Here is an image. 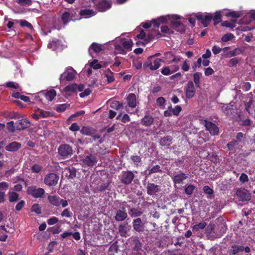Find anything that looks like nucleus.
<instances>
[{"label":"nucleus","mask_w":255,"mask_h":255,"mask_svg":"<svg viewBox=\"0 0 255 255\" xmlns=\"http://www.w3.org/2000/svg\"><path fill=\"white\" fill-rule=\"evenodd\" d=\"M48 200L49 203L56 207H59L61 205L62 208H65L68 205V201L61 198L57 195H49Z\"/></svg>","instance_id":"f257e3e1"},{"label":"nucleus","mask_w":255,"mask_h":255,"mask_svg":"<svg viewBox=\"0 0 255 255\" xmlns=\"http://www.w3.org/2000/svg\"><path fill=\"white\" fill-rule=\"evenodd\" d=\"M100 11L109 9L112 5L111 0H91Z\"/></svg>","instance_id":"f03ea898"},{"label":"nucleus","mask_w":255,"mask_h":255,"mask_svg":"<svg viewBox=\"0 0 255 255\" xmlns=\"http://www.w3.org/2000/svg\"><path fill=\"white\" fill-rule=\"evenodd\" d=\"M76 71L72 67H67L65 71L61 74L60 81L61 82L65 80L67 81H72L75 77Z\"/></svg>","instance_id":"7ed1b4c3"},{"label":"nucleus","mask_w":255,"mask_h":255,"mask_svg":"<svg viewBox=\"0 0 255 255\" xmlns=\"http://www.w3.org/2000/svg\"><path fill=\"white\" fill-rule=\"evenodd\" d=\"M27 193L35 198H41L45 193V190L41 188H36L35 186L28 187Z\"/></svg>","instance_id":"20e7f679"},{"label":"nucleus","mask_w":255,"mask_h":255,"mask_svg":"<svg viewBox=\"0 0 255 255\" xmlns=\"http://www.w3.org/2000/svg\"><path fill=\"white\" fill-rule=\"evenodd\" d=\"M167 21V16H161L157 19H153L150 22L144 23L142 25L144 28H148L153 25L154 28L158 27L160 23H165Z\"/></svg>","instance_id":"39448f33"},{"label":"nucleus","mask_w":255,"mask_h":255,"mask_svg":"<svg viewBox=\"0 0 255 255\" xmlns=\"http://www.w3.org/2000/svg\"><path fill=\"white\" fill-rule=\"evenodd\" d=\"M58 153L64 158H67L73 154L72 148L68 144L61 145L58 148Z\"/></svg>","instance_id":"423d86ee"},{"label":"nucleus","mask_w":255,"mask_h":255,"mask_svg":"<svg viewBox=\"0 0 255 255\" xmlns=\"http://www.w3.org/2000/svg\"><path fill=\"white\" fill-rule=\"evenodd\" d=\"M236 195L239 200L242 201H248L250 200L251 199V194L245 188L237 189Z\"/></svg>","instance_id":"0eeeda50"},{"label":"nucleus","mask_w":255,"mask_h":255,"mask_svg":"<svg viewBox=\"0 0 255 255\" xmlns=\"http://www.w3.org/2000/svg\"><path fill=\"white\" fill-rule=\"evenodd\" d=\"M59 180V176L55 173H49L44 178V183L49 186H55Z\"/></svg>","instance_id":"6e6552de"},{"label":"nucleus","mask_w":255,"mask_h":255,"mask_svg":"<svg viewBox=\"0 0 255 255\" xmlns=\"http://www.w3.org/2000/svg\"><path fill=\"white\" fill-rule=\"evenodd\" d=\"M134 178V174L131 171H123L120 176V179L125 184H130Z\"/></svg>","instance_id":"1a4fd4ad"},{"label":"nucleus","mask_w":255,"mask_h":255,"mask_svg":"<svg viewBox=\"0 0 255 255\" xmlns=\"http://www.w3.org/2000/svg\"><path fill=\"white\" fill-rule=\"evenodd\" d=\"M163 59L167 63H177L180 61L181 57L179 56H175L170 52H165L164 54Z\"/></svg>","instance_id":"9d476101"},{"label":"nucleus","mask_w":255,"mask_h":255,"mask_svg":"<svg viewBox=\"0 0 255 255\" xmlns=\"http://www.w3.org/2000/svg\"><path fill=\"white\" fill-rule=\"evenodd\" d=\"M185 95L187 98L191 99L195 95V89L193 83L190 81H188L185 87Z\"/></svg>","instance_id":"9b49d317"},{"label":"nucleus","mask_w":255,"mask_h":255,"mask_svg":"<svg viewBox=\"0 0 255 255\" xmlns=\"http://www.w3.org/2000/svg\"><path fill=\"white\" fill-rule=\"evenodd\" d=\"M161 61V59L157 58L152 62L150 58H148L147 61L144 64L143 66L148 67L151 70H155L160 66Z\"/></svg>","instance_id":"f8f14e48"},{"label":"nucleus","mask_w":255,"mask_h":255,"mask_svg":"<svg viewBox=\"0 0 255 255\" xmlns=\"http://www.w3.org/2000/svg\"><path fill=\"white\" fill-rule=\"evenodd\" d=\"M76 14L74 10H69L64 12L62 15V20L64 24H66L70 20H75L77 19L74 16Z\"/></svg>","instance_id":"ddd939ff"},{"label":"nucleus","mask_w":255,"mask_h":255,"mask_svg":"<svg viewBox=\"0 0 255 255\" xmlns=\"http://www.w3.org/2000/svg\"><path fill=\"white\" fill-rule=\"evenodd\" d=\"M196 18L202 22L204 27H206L212 19V14L210 13L206 14L205 15L198 14L196 15Z\"/></svg>","instance_id":"4468645a"},{"label":"nucleus","mask_w":255,"mask_h":255,"mask_svg":"<svg viewBox=\"0 0 255 255\" xmlns=\"http://www.w3.org/2000/svg\"><path fill=\"white\" fill-rule=\"evenodd\" d=\"M243 251L248 253L250 252V249L249 247H244L243 246L234 245L232 247L231 249L230 250V254L231 255H236L238 253Z\"/></svg>","instance_id":"2eb2a0df"},{"label":"nucleus","mask_w":255,"mask_h":255,"mask_svg":"<svg viewBox=\"0 0 255 255\" xmlns=\"http://www.w3.org/2000/svg\"><path fill=\"white\" fill-rule=\"evenodd\" d=\"M97 157L93 154L88 155L83 159V163L85 165L89 166L95 165L97 163Z\"/></svg>","instance_id":"dca6fc26"},{"label":"nucleus","mask_w":255,"mask_h":255,"mask_svg":"<svg viewBox=\"0 0 255 255\" xmlns=\"http://www.w3.org/2000/svg\"><path fill=\"white\" fill-rule=\"evenodd\" d=\"M205 126L207 130L213 135H217L219 133V128L218 127L211 122L205 121Z\"/></svg>","instance_id":"f3484780"},{"label":"nucleus","mask_w":255,"mask_h":255,"mask_svg":"<svg viewBox=\"0 0 255 255\" xmlns=\"http://www.w3.org/2000/svg\"><path fill=\"white\" fill-rule=\"evenodd\" d=\"M82 92L80 94V96L81 98H84L90 94L91 90L89 88L85 89V86L83 84H76V92Z\"/></svg>","instance_id":"a211bd4d"},{"label":"nucleus","mask_w":255,"mask_h":255,"mask_svg":"<svg viewBox=\"0 0 255 255\" xmlns=\"http://www.w3.org/2000/svg\"><path fill=\"white\" fill-rule=\"evenodd\" d=\"M179 67L177 65H173L170 67L165 66L161 70V73L164 75H169L172 73L178 71Z\"/></svg>","instance_id":"6ab92c4d"},{"label":"nucleus","mask_w":255,"mask_h":255,"mask_svg":"<svg viewBox=\"0 0 255 255\" xmlns=\"http://www.w3.org/2000/svg\"><path fill=\"white\" fill-rule=\"evenodd\" d=\"M128 217V214L125 208L117 211L115 215V220L118 222L124 221Z\"/></svg>","instance_id":"aec40b11"},{"label":"nucleus","mask_w":255,"mask_h":255,"mask_svg":"<svg viewBox=\"0 0 255 255\" xmlns=\"http://www.w3.org/2000/svg\"><path fill=\"white\" fill-rule=\"evenodd\" d=\"M133 228L138 232L144 231V224L142 222L140 218H136L133 220Z\"/></svg>","instance_id":"412c9836"},{"label":"nucleus","mask_w":255,"mask_h":255,"mask_svg":"<svg viewBox=\"0 0 255 255\" xmlns=\"http://www.w3.org/2000/svg\"><path fill=\"white\" fill-rule=\"evenodd\" d=\"M147 193L150 195H155L160 191V187L154 183H148L147 187Z\"/></svg>","instance_id":"4be33fe9"},{"label":"nucleus","mask_w":255,"mask_h":255,"mask_svg":"<svg viewBox=\"0 0 255 255\" xmlns=\"http://www.w3.org/2000/svg\"><path fill=\"white\" fill-rule=\"evenodd\" d=\"M130 226L128 223L121 224L119 226V232L122 237H127L128 232L130 230Z\"/></svg>","instance_id":"5701e85b"},{"label":"nucleus","mask_w":255,"mask_h":255,"mask_svg":"<svg viewBox=\"0 0 255 255\" xmlns=\"http://www.w3.org/2000/svg\"><path fill=\"white\" fill-rule=\"evenodd\" d=\"M79 13L82 17L88 18L95 15L96 12L93 9L84 8L81 9Z\"/></svg>","instance_id":"b1692460"},{"label":"nucleus","mask_w":255,"mask_h":255,"mask_svg":"<svg viewBox=\"0 0 255 255\" xmlns=\"http://www.w3.org/2000/svg\"><path fill=\"white\" fill-rule=\"evenodd\" d=\"M30 126L29 121L26 119H21L15 123V128L17 129L21 130L27 128Z\"/></svg>","instance_id":"393cba45"},{"label":"nucleus","mask_w":255,"mask_h":255,"mask_svg":"<svg viewBox=\"0 0 255 255\" xmlns=\"http://www.w3.org/2000/svg\"><path fill=\"white\" fill-rule=\"evenodd\" d=\"M40 94L44 95L46 99L49 102L52 101L56 95V92L54 89H51L46 92H41Z\"/></svg>","instance_id":"a878e982"},{"label":"nucleus","mask_w":255,"mask_h":255,"mask_svg":"<svg viewBox=\"0 0 255 255\" xmlns=\"http://www.w3.org/2000/svg\"><path fill=\"white\" fill-rule=\"evenodd\" d=\"M128 106L131 108H135L136 106V98L135 94L130 93L127 98Z\"/></svg>","instance_id":"bb28decb"},{"label":"nucleus","mask_w":255,"mask_h":255,"mask_svg":"<svg viewBox=\"0 0 255 255\" xmlns=\"http://www.w3.org/2000/svg\"><path fill=\"white\" fill-rule=\"evenodd\" d=\"M103 46L97 43H93L89 48V53L92 55L91 50H92L95 53H99L103 50Z\"/></svg>","instance_id":"cd10ccee"},{"label":"nucleus","mask_w":255,"mask_h":255,"mask_svg":"<svg viewBox=\"0 0 255 255\" xmlns=\"http://www.w3.org/2000/svg\"><path fill=\"white\" fill-rule=\"evenodd\" d=\"M21 146V144L16 141L12 142L7 145L5 149L9 151H15L17 150Z\"/></svg>","instance_id":"c85d7f7f"},{"label":"nucleus","mask_w":255,"mask_h":255,"mask_svg":"<svg viewBox=\"0 0 255 255\" xmlns=\"http://www.w3.org/2000/svg\"><path fill=\"white\" fill-rule=\"evenodd\" d=\"M234 103L233 102H231L229 105H224L222 107V111L226 115H230L234 111Z\"/></svg>","instance_id":"c756f323"},{"label":"nucleus","mask_w":255,"mask_h":255,"mask_svg":"<svg viewBox=\"0 0 255 255\" xmlns=\"http://www.w3.org/2000/svg\"><path fill=\"white\" fill-rule=\"evenodd\" d=\"M167 18V20L170 19L172 18L173 19V20L172 21V25H173V27L174 28H177L178 27H180L181 25V22L178 20L179 19V16L177 15H166Z\"/></svg>","instance_id":"7c9ffc66"},{"label":"nucleus","mask_w":255,"mask_h":255,"mask_svg":"<svg viewBox=\"0 0 255 255\" xmlns=\"http://www.w3.org/2000/svg\"><path fill=\"white\" fill-rule=\"evenodd\" d=\"M154 120L151 116H145L141 120V124L145 126H150L153 123Z\"/></svg>","instance_id":"2f4dec72"},{"label":"nucleus","mask_w":255,"mask_h":255,"mask_svg":"<svg viewBox=\"0 0 255 255\" xmlns=\"http://www.w3.org/2000/svg\"><path fill=\"white\" fill-rule=\"evenodd\" d=\"M187 178V176L183 173L176 175L173 177V181L175 184H180Z\"/></svg>","instance_id":"473e14b6"},{"label":"nucleus","mask_w":255,"mask_h":255,"mask_svg":"<svg viewBox=\"0 0 255 255\" xmlns=\"http://www.w3.org/2000/svg\"><path fill=\"white\" fill-rule=\"evenodd\" d=\"M60 46V41L58 40L55 39L52 42L49 43L48 44V48L52 49L53 50H55L58 49Z\"/></svg>","instance_id":"72a5a7b5"},{"label":"nucleus","mask_w":255,"mask_h":255,"mask_svg":"<svg viewBox=\"0 0 255 255\" xmlns=\"http://www.w3.org/2000/svg\"><path fill=\"white\" fill-rule=\"evenodd\" d=\"M82 134L87 135H92L94 132V129L90 127H83L80 130Z\"/></svg>","instance_id":"f704fd0d"},{"label":"nucleus","mask_w":255,"mask_h":255,"mask_svg":"<svg viewBox=\"0 0 255 255\" xmlns=\"http://www.w3.org/2000/svg\"><path fill=\"white\" fill-rule=\"evenodd\" d=\"M122 46L128 50H130L133 45L131 40H123L122 42Z\"/></svg>","instance_id":"c9c22d12"},{"label":"nucleus","mask_w":255,"mask_h":255,"mask_svg":"<svg viewBox=\"0 0 255 255\" xmlns=\"http://www.w3.org/2000/svg\"><path fill=\"white\" fill-rule=\"evenodd\" d=\"M129 215L132 218L139 217L142 214V212L135 208H131L128 211Z\"/></svg>","instance_id":"e433bc0d"},{"label":"nucleus","mask_w":255,"mask_h":255,"mask_svg":"<svg viewBox=\"0 0 255 255\" xmlns=\"http://www.w3.org/2000/svg\"><path fill=\"white\" fill-rule=\"evenodd\" d=\"M202 75V74L199 72H196L193 75V80L195 84L197 87L200 86V79Z\"/></svg>","instance_id":"4c0bfd02"},{"label":"nucleus","mask_w":255,"mask_h":255,"mask_svg":"<svg viewBox=\"0 0 255 255\" xmlns=\"http://www.w3.org/2000/svg\"><path fill=\"white\" fill-rule=\"evenodd\" d=\"M36 111L39 118H45L49 117L51 116V114L49 112L44 111L42 110L38 109Z\"/></svg>","instance_id":"58836bf2"},{"label":"nucleus","mask_w":255,"mask_h":255,"mask_svg":"<svg viewBox=\"0 0 255 255\" xmlns=\"http://www.w3.org/2000/svg\"><path fill=\"white\" fill-rule=\"evenodd\" d=\"M212 19L215 24L219 23L221 21V14L220 11H216L214 15H212Z\"/></svg>","instance_id":"ea45409f"},{"label":"nucleus","mask_w":255,"mask_h":255,"mask_svg":"<svg viewBox=\"0 0 255 255\" xmlns=\"http://www.w3.org/2000/svg\"><path fill=\"white\" fill-rule=\"evenodd\" d=\"M170 137H164L162 138L160 140V144L162 146L169 145L171 143Z\"/></svg>","instance_id":"a19ab883"},{"label":"nucleus","mask_w":255,"mask_h":255,"mask_svg":"<svg viewBox=\"0 0 255 255\" xmlns=\"http://www.w3.org/2000/svg\"><path fill=\"white\" fill-rule=\"evenodd\" d=\"M76 84H73L66 86L64 91L67 92H76Z\"/></svg>","instance_id":"79ce46f5"},{"label":"nucleus","mask_w":255,"mask_h":255,"mask_svg":"<svg viewBox=\"0 0 255 255\" xmlns=\"http://www.w3.org/2000/svg\"><path fill=\"white\" fill-rule=\"evenodd\" d=\"M123 106V104L120 103L119 102L117 101H114L110 103V107L115 109L117 110L120 109Z\"/></svg>","instance_id":"37998d69"},{"label":"nucleus","mask_w":255,"mask_h":255,"mask_svg":"<svg viewBox=\"0 0 255 255\" xmlns=\"http://www.w3.org/2000/svg\"><path fill=\"white\" fill-rule=\"evenodd\" d=\"M253 103L254 101L253 100H250L245 105L246 110L250 114L253 113Z\"/></svg>","instance_id":"c03bdc74"},{"label":"nucleus","mask_w":255,"mask_h":255,"mask_svg":"<svg viewBox=\"0 0 255 255\" xmlns=\"http://www.w3.org/2000/svg\"><path fill=\"white\" fill-rule=\"evenodd\" d=\"M236 20H232L231 22L228 21H225L222 23V25L225 27L233 28L235 27V23H236Z\"/></svg>","instance_id":"a18cd8bd"},{"label":"nucleus","mask_w":255,"mask_h":255,"mask_svg":"<svg viewBox=\"0 0 255 255\" xmlns=\"http://www.w3.org/2000/svg\"><path fill=\"white\" fill-rule=\"evenodd\" d=\"M72 212L70 211L69 208H65L61 213L62 217L70 218L72 216Z\"/></svg>","instance_id":"49530a36"},{"label":"nucleus","mask_w":255,"mask_h":255,"mask_svg":"<svg viewBox=\"0 0 255 255\" xmlns=\"http://www.w3.org/2000/svg\"><path fill=\"white\" fill-rule=\"evenodd\" d=\"M207 224L205 222L200 223L198 224L194 225L193 227V230L196 231H198L200 229H203L206 226Z\"/></svg>","instance_id":"de8ad7c7"},{"label":"nucleus","mask_w":255,"mask_h":255,"mask_svg":"<svg viewBox=\"0 0 255 255\" xmlns=\"http://www.w3.org/2000/svg\"><path fill=\"white\" fill-rule=\"evenodd\" d=\"M234 36L232 33H228L223 35L221 38V40L223 42H227L233 39Z\"/></svg>","instance_id":"09e8293b"},{"label":"nucleus","mask_w":255,"mask_h":255,"mask_svg":"<svg viewBox=\"0 0 255 255\" xmlns=\"http://www.w3.org/2000/svg\"><path fill=\"white\" fill-rule=\"evenodd\" d=\"M18 194L15 192H12L9 194V200L10 202H14L17 200Z\"/></svg>","instance_id":"8fccbe9b"},{"label":"nucleus","mask_w":255,"mask_h":255,"mask_svg":"<svg viewBox=\"0 0 255 255\" xmlns=\"http://www.w3.org/2000/svg\"><path fill=\"white\" fill-rule=\"evenodd\" d=\"M90 66L91 67L96 70L99 69L102 67L101 65L98 63V60L96 59H95L92 62H91L90 63Z\"/></svg>","instance_id":"3c124183"},{"label":"nucleus","mask_w":255,"mask_h":255,"mask_svg":"<svg viewBox=\"0 0 255 255\" xmlns=\"http://www.w3.org/2000/svg\"><path fill=\"white\" fill-rule=\"evenodd\" d=\"M64 172H65L67 174H68V173H69L68 176L70 178H74L76 175L75 171L74 168H66L64 170Z\"/></svg>","instance_id":"603ef678"},{"label":"nucleus","mask_w":255,"mask_h":255,"mask_svg":"<svg viewBox=\"0 0 255 255\" xmlns=\"http://www.w3.org/2000/svg\"><path fill=\"white\" fill-rule=\"evenodd\" d=\"M105 76L107 78V80L108 82V83H111L113 82L115 80V78L114 77L113 74L112 72H111L110 71L108 70Z\"/></svg>","instance_id":"864d4df0"},{"label":"nucleus","mask_w":255,"mask_h":255,"mask_svg":"<svg viewBox=\"0 0 255 255\" xmlns=\"http://www.w3.org/2000/svg\"><path fill=\"white\" fill-rule=\"evenodd\" d=\"M8 187V184L7 183L5 182H2L0 183V193L1 192H3L5 193V192L7 190Z\"/></svg>","instance_id":"5fc2aeb1"},{"label":"nucleus","mask_w":255,"mask_h":255,"mask_svg":"<svg viewBox=\"0 0 255 255\" xmlns=\"http://www.w3.org/2000/svg\"><path fill=\"white\" fill-rule=\"evenodd\" d=\"M17 3L19 4L24 6L30 5L32 2L31 0H16Z\"/></svg>","instance_id":"6e6d98bb"},{"label":"nucleus","mask_w":255,"mask_h":255,"mask_svg":"<svg viewBox=\"0 0 255 255\" xmlns=\"http://www.w3.org/2000/svg\"><path fill=\"white\" fill-rule=\"evenodd\" d=\"M195 187L192 185L187 186L185 189V192L187 195H191L193 192Z\"/></svg>","instance_id":"4d7b16f0"},{"label":"nucleus","mask_w":255,"mask_h":255,"mask_svg":"<svg viewBox=\"0 0 255 255\" xmlns=\"http://www.w3.org/2000/svg\"><path fill=\"white\" fill-rule=\"evenodd\" d=\"M161 171V168L159 165H156L151 168L149 171V174L159 172Z\"/></svg>","instance_id":"13d9d810"},{"label":"nucleus","mask_w":255,"mask_h":255,"mask_svg":"<svg viewBox=\"0 0 255 255\" xmlns=\"http://www.w3.org/2000/svg\"><path fill=\"white\" fill-rule=\"evenodd\" d=\"M181 106H176L174 108H172V113H173V115H174V116H178V115L179 114L180 112L181 111Z\"/></svg>","instance_id":"bf43d9fd"},{"label":"nucleus","mask_w":255,"mask_h":255,"mask_svg":"<svg viewBox=\"0 0 255 255\" xmlns=\"http://www.w3.org/2000/svg\"><path fill=\"white\" fill-rule=\"evenodd\" d=\"M7 128L9 131L13 132L15 130V125L14 126V123L13 121H10L7 123Z\"/></svg>","instance_id":"052dcab7"},{"label":"nucleus","mask_w":255,"mask_h":255,"mask_svg":"<svg viewBox=\"0 0 255 255\" xmlns=\"http://www.w3.org/2000/svg\"><path fill=\"white\" fill-rule=\"evenodd\" d=\"M58 222V219L56 217H52V218H50V219H49L47 221V224L50 226L56 224Z\"/></svg>","instance_id":"680f3d73"},{"label":"nucleus","mask_w":255,"mask_h":255,"mask_svg":"<svg viewBox=\"0 0 255 255\" xmlns=\"http://www.w3.org/2000/svg\"><path fill=\"white\" fill-rule=\"evenodd\" d=\"M227 16H231L232 17L234 18H238L240 17L241 13L239 12L236 11H231L227 13L226 14Z\"/></svg>","instance_id":"e2e57ef3"},{"label":"nucleus","mask_w":255,"mask_h":255,"mask_svg":"<svg viewBox=\"0 0 255 255\" xmlns=\"http://www.w3.org/2000/svg\"><path fill=\"white\" fill-rule=\"evenodd\" d=\"M131 159L136 165H138L139 163L141 161L140 157L137 155L132 156L131 157Z\"/></svg>","instance_id":"0e129e2a"},{"label":"nucleus","mask_w":255,"mask_h":255,"mask_svg":"<svg viewBox=\"0 0 255 255\" xmlns=\"http://www.w3.org/2000/svg\"><path fill=\"white\" fill-rule=\"evenodd\" d=\"M31 211L37 214H40L41 213V208L38 204H35L32 206Z\"/></svg>","instance_id":"69168bd1"},{"label":"nucleus","mask_w":255,"mask_h":255,"mask_svg":"<svg viewBox=\"0 0 255 255\" xmlns=\"http://www.w3.org/2000/svg\"><path fill=\"white\" fill-rule=\"evenodd\" d=\"M189 64L187 60H185L181 66V69L183 71L186 72L189 70Z\"/></svg>","instance_id":"338daca9"},{"label":"nucleus","mask_w":255,"mask_h":255,"mask_svg":"<svg viewBox=\"0 0 255 255\" xmlns=\"http://www.w3.org/2000/svg\"><path fill=\"white\" fill-rule=\"evenodd\" d=\"M239 180L242 183H244L249 181V178L246 174L243 173L241 175Z\"/></svg>","instance_id":"774afa93"}]
</instances>
